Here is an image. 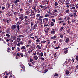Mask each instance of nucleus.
<instances>
[{
	"mask_svg": "<svg viewBox=\"0 0 78 78\" xmlns=\"http://www.w3.org/2000/svg\"><path fill=\"white\" fill-rule=\"evenodd\" d=\"M66 75H69V70L67 69L66 70Z\"/></svg>",
	"mask_w": 78,
	"mask_h": 78,
	"instance_id": "obj_21",
	"label": "nucleus"
},
{
	"mask_svg": "<svg viewBox=\"0 0 78 78\" xmlns=\"http://www.w3.org/2000/svg\"><path fill=\"white\" fill-rule=\"evenodd\" d=\"M41 15L40 14H37L36 15V17H40Z\"/></svg>",
	"mask_w": 78,
	"mask_h": 78,
	"instance_id": "obj_36",
	"label": "nucleus"
},
{
	"mask_svg": "<svg viewBox=\"0 0 78 78\" xmlns=\"http://www.w3.org/2000/svg\"><path fill=\"white\" fill-rule=\"evenodd\" d=\"M60 48V47L58 46V47H56L55 48V49H59V48Z\"/></svg>",
	"mask_w": 78,
	"mask_h": 78,
	"instance_id": "obj_52",
	"label": "nucleus"
},
{
	"mask_svg": "<svg viewBox=\"0 0 78 78\" xmlns=\"http://www.w3.org/2000/svg\"><path fill=\"white\" fill-rule=\"evenodd\" d=\"M40 59L41 60H43V61H44L45 60V58L42 57V56L40 57Z\"/></svg>",
	"mask_w": 78,
	"mask_h": 78,
	"instance_id": "obj_30",
	"label": "nucleus"
},
{
	"mask_svg": "<svg viewBox=\"0 0 78 78\" xmlns=\"http://www.w3.org/2000/svg\"><path fill=\"white\" fill-rule=\"evenodd\" d=\"M66 31L68 33H70V29L66 30Z\"/></svg>",
	"mask_w": 78,
	"mask_h": 78,
	"instance_id": "obj_25",
	"label": "nucleus"
},
{
	"mask_svg": "<svg viewBox=\"0 0 78 78\" xmlns=\"http://www.w3.org/2000/svg\"><path fill=\"white\" fill-rule=\"evenodd\" d=\"M42 18H44V16H41L39 17V18L37 19V20H38V21L40 20L41 22H42Z\"/></svg>",
	"mask_w": 78,
	"mask_h": 78,
	"instance_id": "obj_3",
	"label": "nucleus"
},
{
	"mask_svg": "<svg viewBox=\"0 0 78 78\" xmlns=\"http://www.w3.org/2000/svg\"><path fill=\"white\" fill-rule=\"evenodd\" d=\"M54 25V23L53 22H51V26L53 27Z\"/></svg>",
	"mask_w": 78,
	"mask_h": 78,
	"instance_id": "obj_28",
	"label": "nucleus"
},
{
	"mask_svg": "<svg viewBox=\"0 0 78 78\" xmlns=\"http://www.w3.org/2000/svg\"><path fill=\"white\" fill-rule=\"evenodd\" d=\"M77 59H78V55L76 56L75 59L77 60Z\"/></svg>",
	"mask_w": 78,
	"mask_h": 78,
	"instance_id": "obj_64",
	"label": "nucleus"
},
{
	"mask_svg": "<svg viewBox=\"0 0 78 78\" xmlns=\"http://www.w3.org/2000/svg\"><path fill=\"white\" fill-rule=\"evenodd\" d=\"M65 12L66 13H69L70 12V10L69 9H68L67 10H66Z\"/></svg>",
	"mask_w": 78,
	"mask_h": 78,
	"instance_id": "obj_20",
	"label": "nucleus"
},
{
	"mask_svg": "<svg viewBox=\"0 0 78 78\" xmlns=\"http://www.w3.org/2000/svg\"><path fill=\"white\" fill-rule=\"evenodd\" d=\"M76 8L77 9L78 8V3L76 5Z\"/></svg>",
	"mask_w": 78,
	"mask_h": 78,
	"instance_id": "obj_53",
	"label": "nucleus"
},
{
	"mask_svg": "<svg viewBox=\"0 0 78 78\" xmlns=\"http://www.w3.org/2000/svg\"><path fill=\"white\" fill-rule=\"evenodd\" d=\"M56 36L55 35H54L53 37V39H56Z\"/></svg>",
	"mask_w": 78,
	"mask_h": 78,
	"instance_id": "obj_59",
	"label": "nucleus"
},
{
	"mask_svg": "<svg viewBox=\"0 0 78 78\" xmlns=\"http://www.w3.org/2000/svg\"><path fill=\"white\" fill-rule=\"evenodd\" d=\"M68 62H70L71 63V62H72V60L70 59H69L68 60Z\"/></svg>",
	"mask_w": 78,
	"mask_h": 78,
	"instance_id": "obj_55",
	"label": "nucleus"
},
{
	"mask_svg": "<svg viewBox=\"0 0 78 78\" xmlns=\"http://www.w3.org/2000/svg\"><path fill=\"white\" fill-rule=\"evenodd\" d=\"M32 9H34L35 10H36V7L35 6H33L32 7Z\"/></svg>",
	"mask_w": 78,
	"mask_h": 78,
	"instance_id": "obj_16",
	"label": "nucleus"
},
{
	"mask_svg": "<svg viewBox=\"0 0 78 78\" xmlns=\"http://www.w3.org/2000/svg\"><path fill=\"white\" fill-rule=\"evenodd\" d=\"M15 48V47H12V50H14Z\"/></svg>",
	"mask_w": 78,
	"mask_h": 78,
	"instance_id": "obj_63",
	"label": "nucleus"
},
{
	"mask_svg": "<svg viewBox=\"0 0 78 78\" xmlns=\"http://www.w3.org/2000/svg\"><path fill=\"white\" fill-rule=\"evenodd\" d=\"M74 17H76V16H77V15H76V12H75L74 13Z\"/></svg>",
	"mask_w": 78,
	"mask_h": 78,
	"instance_id": "obj_47",
	"label": "nucleus"
},
{
	"mask_svg": "<svg viewBox=\"0 0 78 78\" xmlns=\"http://www.w3.org/2000/svg\"><path fill=\"white\" fill-rule=\"evenodd\" d=\"M2 10H4L5 9V7L3 6L2 7Z\"/></svg>",
	"mask_w": 78,
	"mask_h": 78,
	"instance_id": "obj_43",
	"label": "nucleus"
},
{
	"mask_svg": "<svg viewBox=\"0 0 78 78\" xmlns=\"http://www.w3.org/2000/svg\"><path fill=\"white\" fill-rule=\"evenodd\" d=\"M50 33L51 34H55L56 32L54 30H52L50 32Z\"/></svg>",
	"mask_w": 78,
	"mask_h": 78,
	"instance_id": "obj_11",
	"label": "nucleus"
},
{
	"mask_svg": "<svg viewBox=\"0 0 78 78\" xmlns=\"http://www.w3.org/2000/svg\"><path fill=\"white\" fill-rule=\"evenodd\" d=\"M10 48H11L8 47L7 48V51L8 52V53H9L10 51H11V49H10Z\"/></svg>",
	"mask_w": 78,
	"mask_h": 78,
	"instance_id": "obj_12",
	"label": "nucleus"
},
{
	"mask_svg": "<svg viewBox=\"0 0 78 78\" xmlns=\"http://www.w3.org/2000/svg\"><path fill=\"white\" fill-rule=\"evenodd\" d=\"M58 76V74H57V73H55L54 75V76Z\"/></svg>",
	"mask_w": 78,
	"mask_h": 78,
	"instance_id": "obj_62",
	"label": "nucleus"
},
{
	"mask_svg": "<svg viewBox=\"0 0 78 78\" xmlns=\"http://www.w3.org/2000/svg\"><path fill=\"white\" fill-rule=\"evenodd\" d=\"M60 37H61V38H63V35L62 34L60 35Z\"/></svg>",
	"mask_w": 78,
	"mask_h": 78,
	"instance_id": "obj_50",
	"label": "nucleus"
},
{
	"mask_svg": "<svg viewBox=\"0 0 78 78\" xmlns=\"http://www.w3.org/2000/svg\"><path fill=\"white\" fill-rule=\"evenodd\" d=\"M47 9V7L44 6L42 10L43 11H44V10H45V9Z\"/></svg>",
	"mask_w": 78,
	"mask_h": 78,
	"instance_id": "obj_24",
	"label": "nucleus"
},
{
	"mask_svg": "<svg viewBox=\"0 0 78 78\" xmlns=\"http://www.w3.org/2000/svg\"><path fill=\"white\" fill-rule=\"evenodd\" d=\"M17 45L18 47H20V43H18L17 44Z\"/></svg>",
	"mask_w": 78,
	"mask_h": 78,
	"instance_id": "obj_54",
	"label": "nucleus"
},
{
	"mask_svg": "<svg viewBox=\"0 0 78 78\" xmlns=\"http://www.w3.org/2000/svg\"><path fill=\"white\" fill-rule=\"evenodd\" d=\"M17 2H19V0H16L15 2H14L13 3L16 4Z\"/></svg>",
	"mask_w": 78,
	"mask_h": 78,
	"instance_id": "obj_23",
	"label": "nucleus"
},
{
	"mask_svg": "<svg viewBox=\"0 0 78 78\" xmlns=\"http://www.w3.org/2000/svg\"><path fill=\"white\" fill-rule=\"evenodd\" d=\"M34 58H35V60H37L38 59V57L37 56H34Z\"/></svg>",
	"mask_w": 78,
	"mask_h": 78,
	"instance_id": "obj_17",
	"label": "nucleus"
},
{
	"mask_svg": "<svg viewBox=\"0 0 78 78\" xmlns=\"http://www.w3.org/2000/svg\"><path fill=\"white\" fill-rule=\"evenodd\" d=\"M20 24H21V22H17V25H19V26Z\"/></svg>",
	"mask_w": 78,
	"mask_h": 78,
	"instance_id": "obj_18",
	"label": "nucleus"
},
{
	"mask_svg": "<svg viewBox=\"0 0 78 78\" xmlns=\"http://www.w3.org/2000/svg\"><path fill=\"white\" fill-rule=\"evenodd\" d=\"M11 28L12 30H16V25H12V26Z\"/></svg>",
	"mask_w": 78,
	"mask_h": 78,
	"instance_id": "obj_9",
	"label": "nucleus"
},
{
	"mask_svg": "<svg viewBox=\"0 0 78 78\" xmlns=\"http://www.w3.org/2000/svg\"><path fill=\"white\" fill-rule=\"evenodd\" d=\"M70 17L69 16H68V17H67V20H70Z\"/></svg>",
	"mask_w": 78,
	"mask_h": 78,
	"instance_id": "obj_60",
	"label": "nucleus"
},
{
	"mask_svg": "<svg viewBox=\"0 0 78 78\" xmlns=\"http://www.w3.org/2000/svg\"><path fill=\"white\" fill-rule=\"evenodd\" d=\"M22 10H23V8H21L20 9V11H22Z\"/></svg>",
	"mask_w": 78,
	"mask_h": 78,
	"instance_id": "obj_61",
	"label": "nucleus"
},
{
	"mask_svg": "<svg viewBox=\"0 0 78 78\" xmlns=\"http://www.w3.org/2000/svg\"><path fill=\"white\" fill-rule=\"evenodd\" d=\"M20 55H21V57H23V53H20Z\"/></svg>",
	"mask_w": 78,
	"mask_h": 78,
	"instance_id": "obj_38",
	"label": "nucleus"
},
{
	"mask_svg": "<svg viewBox=\"0 0 78 78\" xmlns=\"http://www.w3.org/2000/svg\"><path fill=\"white\" fill-rule=\"evenodd\" d=\"M58 2H55V4H54V6H58Z\"/></svg>",
	"mask_w": 78,
	"mask_h": 78,
	"instance_id": "obj_39",
	"label": "nucleus"
},
{
	"mask_svg": "<svg viewBox=\"0 0 78 78\" xmlns=\"http://www.w3.org/2000/svg\"><path fill=\"white\" fill-rule=\"evenodd\" d=\"M20 19L21 20V21H22V20H24V17L23 16H21L20 17Z\"/></svg>",
	"mask_w": 78,
	"mask_h": 78,
	"instance_id": "obj_8",
	"label": "nucleus"
},
{
	"mask_svg": "<svg viewBox=\"0 0 78 78\" xmlns=\"http://www.w3.org/2000/svg\"><path fill=\"white\" fill-rule=\"evenodd\" d=\"M16 27L17 28L18 30H19V25H17V26H16Z\"/></svg>",
	"mask_w": 78,
	"mask_h": 78,
	"instance_id": "obj_32",
	"label": "nucleus"
},
{
	"mask_svg": "<svg viewBox=\"0 0 78 78\" xmlns=\"http://www.w3.org/2000/svg\"><path fill=\"white\" fill-rule=\"evenodd\" d=\"M48 69H45L44 70V71L43 72V73H46L47 72H48Z\"/></svg>",
	"mask_w": 78,
	"mask_h": 78,
	"instance_id": "obj_31",
	"label": "nucleus"
},
{
	"mask_svg": "<svg viewBox=\"0 0 78 78\" xmlns=\"http://www.w3.org/2000/svg\"><path fill=\"white\" fill-rule=\"evenodd\" d=\"M33 54L34 55V56H36V51H35V53H33Z\"/></svg>",
	"mask_w": 78,
	"mask_h": 78,
	"instance_id": "obj_51",
	"label": "nucleus"
},
{
	"mask_svg": "<svg viewBox=\"0 0 78 78\" xmlns=\"http://www.w3.org/2000/svg\"><path fill=\"white\" fill-rule=\"evenodd\" d=\"M31 12H30L29 11H26V13L28 14L29 16H35V13L33 10H31Z\"/></svg>",
	"mask_w": 78,
	"mask_h": 78,
	"instance_id": "obj_1",
	"label": "nucleus"
},
{
	"mask_svg": "<svg viewBox=\"0 0 78 78\" xmlns=\"http://www.w3.org/2000/svg\"><path fill=\"white\" fill-rule=\"evenodd\" d=\"M28 2L29 3H33V0H29Z\"/></svg>",
	"mask_w": 78,
	"mask_h": 78,
	"instance_id": "obj_29",
	"label": "nucleus"
},
{
	"mask_svg": "<svg viewBox=\"0 0 78 78\" xmlns=\"http://www.w3.org/2000/svg\"><path fill=\"white\" fill-rule=\"evenodd\" d=\"M31 27H33V25H34V23H33V22H31Z\"/></svg>",
	"mask_w": 78,
	"mask_h": 78,
	"instance_id": "obj_46",
	"label": "nucleus"
},
{
	"mask_svg": "<svg viewBox=\"0 0 78 78\" xmlns=\"http://www.w3.org/2000/svg\"><path fill=\"white\" fill-rule=\"evenodd\" d=\"M26 47L25 46H23L22 47L21 49H26Z\"/></svg>",
	"mask_w": 78,
	"mask_h": 78,
	"instance_id": "obj_26",
	"label": "nucleus"
},
{
	"mask_svg": "<svg viewBox=\"0 0 78 78\" xmlns=\"http://www.w3.org/2000/svg\"><path fill=\"white\" fill-rule=\"evenodd\" d=\"M9 41L10 42H13V40L12 38L9 39Z\"/></svg>",
	"mask_w": 78,
	"mask_h": 78,
	"instance_id": "obj_22",
	"label": "nucleus"
},
{
	"mask_svg": "<svg viewBox=\"0 0 78 78\" xmlns=\"http://www.w3.org/2000/svg\"><path fill=\"white\" fill-rule=\"evenodd\" d=\"M24 19H26L28 18V16H24Z\"/></svg>",
	"mask_w": 78,
	"mask_h": 78,
	"instance_id": "obj_42",
	"label": "nucleus"
},
{
	"mask_svg": "<svg viewBox=\"0 0 78 78\" xmlns=\"http://www.w3.org/2000/svg\"><path fill=\"white\" fill-rule=\"evenodd\" d=\"M49 15H48V14H46L45 15L44 17H48V16H49Z\"/></svg>",
	"mask_w": 78,
	"mask_h": 78,
	"instance_id": "obj_44",
	"label": "nucleus"
},
{
	"mask_svg": "<svg viewBox=\"0 0 78 78\" xmlns=\"http://www.w3.org/2000/svg\"><path fill=\"white\" fill-rule=\"evenodd\" d=\"M30 62H33V59L31 58H30Z\"/></svg>",
	"mask_w": 78,
	"mask_h": 78,
	"instance_id": "obj_45",
	"label": "nucleus"
},
{
	"mask_svg": "<svg viewBox=\"0 0 78 78\" xmlns=\"http://www.w3.org/2000/svg\"><path fill=\"white\" fill-rule=\"evenodd\" d=\"M40 56H43V53L42 52H41L39 54Z\"/></svg>",
	"mask_w": 78,
	"mask_h": 78,
	"instance_id": "obj_33",
	"label": "nucleus"
},
{
	"mask_svg": "<svg viewBox=\"0 0 78 78\" xmlns=\"http://www.w3.org/2000/svg\"><path fill=\"white\" fill-rule=\"evenodd\" d=\"M68 25H70V21H68Z\"/></svg>",
	"mask_w": 78,
	"mask_h": 78,
	"instance_id": "obj_57",
	"label": "nucleus"
},
{
	"mask_svg": "<svg viewBox=\"0 0 78 78\" xmlns=\"http://www.w3.org/2000/svg\"><path fill=\"white\" fill-rule=\"evenodd\" d=\"M46 42H47V45H49V44H50V40L49 39L47 40Z\"/></svg>",
	"mask_w": 78,
	"mask_h": 78,
	"instance_id": "obj_13",
	"label": "nucleus"
},
{
	"mask_svg": "<svg viewBox=\"0 0 78 78\" xmlns=\"http://www.w3.org/2000/svg\"><path fill=\"white\" fill-rule=\"evenodd\" d=\"M12 37L13 38V40H14V41L16 40V38L17 37H16L14 36Z\"/></svg>",
	"mask_w": 78,
	"mask_h": 78,
	"instance_id": "obj_15",
	"label": "nucleus"
},
{
	"mask_svg": "<svg viewBox=\"0 0 78 78\" xmlns=\"http://www.w3.org/2000/svg\"><path fill=\"white\" fill-rule=\"evenodd\" d=\"M43 22L45 23V24L46 23H47L48 22V18H44L43 20Z\"/></svg>",
	"mask_w": 78,
	"mask_h": 78,
	"instance_id": "obj_2",
	"label": "nucleus"
},
{
	"mask_svg": "<svg viewBox=\"0 0 78 78\" xmlns=\"http://www.w3.org/2000/svg\"><path fill=\"white\" fill-rule=\"evenodd\" d=\"M67 48H65L63 49V50L64 51V53H65V54H66V53H67V52L68 51V50H67Z\"/></svg>",
	"mask_w": 78,
	"mask_h": 78,
	"instance_id": "obj_6",
	"label": "nucleus"
},
{
	"mask_svg": "<svg viewBox=\"0 0 78 78\" xmlns=\"http://www.w3.org/2000/svg\"><path fill=\"white\" fill-rule=\"evenodd\" d=\"M6 4H7L6 5V6H7L8 8H10L11 4H9V3H8V2H7Z\"/></svg>",
	"mask_w": 78,
	"mask_h": 78,
	"instance_id": "obj_10",
	"label": "nucleus"
},
{
	"mask_svg": "<svg viewBox=\"0 0 78 78\" xmlns=\"http://www.w3.org/2000/svg\"><path fill=\"white\" fill-rule=\"evenodd\" d=\"M17 50L18 51H20V48L19 47H17Z\"/></svg>",
	"mask_w": 78,
	"mask_h": 78,
	"instance_id": "obj_49",
	"label": "nucleus"
},
{
	"mask_svg": "<svg viewBox=\"0 0 78 78\" xmlns=\"http://www.w3.org/2000/svg\"><path fill=\"white\" fill-rule=\"evenodd\" d=\"M13 14L15 16H16V15H17L18 14V12H15Z\"/></svg>",
	"mask_w": 78,
	"mask_h": 78,
	"instance_id": "obj_34",
	"label": "nucleus"
},
{
	"mask_svg": "<svg viewBox=\"0 0 78 78\" xmlns=\"http://www.w3.org/2000/svg\"><path fill=\"white\" fill-rule=\"evenodd\" d=\"M37 26V24L36 23L34 25V26L32 27V28L33 29L36 30Z\"/></svg>",
	"mask_w": 78,
	"mask_h": 78,
	"instance_id": "obj_5",
	"label": "nucleus"
},
{
	"mask_svg": "<svg viewBox=\"0 0 78 78\" xmlns=\"http://www.w3.org/2000/svg\"><path fill=\"white\" fill-rule=\"evenodd\" d=\"M34 12L36 14H38V13H40V10L39 9H37L34 10Z\"/></svg>",
	"mask_w": 78,
	"mask_h": 78,
	"instance_id": "obj_7",
	"label": "nucleus"
},
{
	"mask_svg": "<svg viewBox=\"0 0 78 78\" xmlns=\"http://www.w3.org/2000/svg\"><path fill=\"white\" fill-rule=\"evenodd\" d=\"M17 41H19L18 42H20V41L21 40V39L20 38H17Z\"/></svg>",
	"mask_w": 78,
	"mask_h": 78,
	"instance_id": "obj_37",
	"label": "nucleus"
},
{
	"mask_svg": "<svg viewBox=\"0 0 78 78\" xmlns=\"http://www.w3.org/2000/svg\"><path fill=\"white\" fill-rule=\"evenodd\" d=\"M69 16L70 17H73L74 16L73 15H72V14H70L69 15Z\"/></svg>",
	"mask_w": 78,
	"mask_h": 78,
	"instance_id": "obj_41",
	"label": "nucleus"
},
{
	"mask_svg": "<svg viewBox=\"0 0 78 78\" xmlns=\"http://www.w3.org/2000/svg\"><path fill=\"white\" fill-rule=\"evenodd\" d=\"M6 32L8 34H9L10 33H11V29H10V28H9L6 30Z\"/></svg>",
	"mask_w": 78,
	"mask_h": 78,
	"instance_id": "obj_4",
	"label": "nucleus"
},
{
	"mask_svg": "<svg viewBox=\"0 0 78 78\" xmlns=\"http://www.w3.org/2000/svg\"><path fill=\"white\" fill-rule=\"evenodd\" d=\"M44 56H46L47 55V53L45 52H44Z\"/></svg>",
	"mask_w": 78,
	"mask_h": 78,
	"instance_id": "obj_58",
	"label": "nucleus"
},
{
	"mask_svg": "<svg viewBox=\"0 0 78 78\" xmlns=\"http://www.w3.org/2000/svg\"><path fill=\"white\" fill-rule=\"evenodd\" d=\"M37 47H38L37 48L38 49H41V47H40V46L39 45H37Z\"/></svg>",
	"mask_w": 78,
	"mask_h": 78,
	"instance_id": "obj_27",
	"label": "nucleus"
},
{
	"mask_svg": "<svg viewBox=\"0 0 78 78\" xmlns=\"http://www.w3.org/2000/svg\"><path fill=\"white\" fill-rule=\"evenodd\" d=\"M34 3H37V0H34Z\"/></svg>",
	"mask_w": 78,
	"mask_h": 78,
	"instance_id": "obj_48",
	"label": "nucleus"
},
{
	"mask_svg": "<svg viewBox=\"0 0 78 78\" xmlns=\"http://www.w3.org/2000/svg\"><path fill=\"white\" fill-rule=\"evenodd\" d=\"M69 38H66V41H65V42L66 43V44H67V43H68V41H69Z\"/></svg>",
	"mask_w": 78,
	"mask_h": 78,
	"instance_id": "obj_19",
	"label": "nucleus"
},
{
	"mask_svg": "<svg viewBox=\"0 0 78 78\" xmlns=\"http://www.w3.org/2000/svg\"><path fill=\"white\" fill-rule=\"evenodd\" d=\"M6 36H7V37H10V35L8 34H6Z\"/></svg>",
	"mask_w": 78,
	"mask_h": 78,
	"instance_id": "obj_40",
	"label": "nucleus"
},
{
	"mask_svg": "<svg viewBox=\"0 0 78 78\" xmlns=\"http://www.w3.org/2000/svg\"><path fill=\"white\" fill-rule=\"evenodd\" d=\"M36 42H40V40L39 39H37L36 40Z\"/></svg>",
	"mask_w": 78,
	"mask_h": 78,
	"instance_id": "obj_35",
	"label": "nucleus"
},
{
	"mask_svg": "<svg viewBox=\"0 0 78 78\" xmlns=\"http://www.w3.org/2000/svg\"><path fill=\"white\" fill-rule=\"evenodd\" d=\"M46 42V41L43 40L41 41V43L42 44H45V43Z\"/></svg>",
	"mask_w": 78,
	"mask_h": 78,
	"instance_id": "obj_14",
	"label": "nucleus"
},
{
	"mask_svg": "<svg viewBox=\"0 0 78 78\" xmlns=\"http://www.w3.org/2000/svg\"><path fill=\"white\" fill-rule=\"evenodd\" d=\"M40 6L41 8H43V7H44V6H43L42 5H40Z\"/></svg>",
	"mask_w": 78,
	"mask_h": 78,
	"instance_id": "obj_56",
	"label": "nucleus"
}]
</instances>
